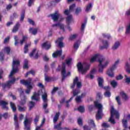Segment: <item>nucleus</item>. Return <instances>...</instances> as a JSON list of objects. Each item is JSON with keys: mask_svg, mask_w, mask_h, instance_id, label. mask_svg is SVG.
Listing matches in <instances>:
<instances>
[{"mask_svg": "<svg viewBox=\"0 0 130 130\" xmlns=\"http://www.w3.org/2000/svg\"><path fill=\"white\" fill-rule=\"evenodd\" d=\"M20 66V61L18 60H13L12 63V70L9 75V78L10 80L6 82V83H3L2 84L1 86L4 91H8L11 89L12 85L15 84L16 82V78L15 77H13V75L16 74L19 70L18 67Z\"/></svg>", "mask_w": 130, "mask_h": 130, "instance_id": "nucleus-1", "label": "nucleus"}, {"mask_svg": "<svg viewBox=\"0 0 130 130\" xmlns=\"http://www.w3.org/2000/svg\"><path fill=\"white\" fill-rule=\"evenodd\" d=\"M90 65L86 62H84L82 64L81 62H78L77 64V68L78 69V72L81 73L82 75H85L89 69H90Z\"/></svg>", "mask_w": 130, "mask_h": 130, "instance_id": "nucleus-2", "label": "nucleus"}, {"mask_svg": "<svg viewBox=\"0 0 130 130\" xmlns=\"http://www.w3.org/2000/svg\"><path fill=\"white\" fill-rule=\"evenodd\" d=\"M110 60H105V58H101L99 60V73H103L105 68L109 64Z\"/></svg>", "mask_w": 130, "mask_h": 130, "instance_id": "nucleus-3", "label": "nucleus"}, {"mask_svg": "<svg viewBox=\"0 0 130 130\" xmlns=\"http://www.w3.org/2000/svg\"><path fill=\"white\" fill-rule=\"evenodd\" d=\"M94 106L96 108L98 109V112L96 114V120H99L102 118V116H103V112H102V104H99L98 102H94Z\"/></svg>", "mask_w": 130, "mask_h": 130, "instance_id": "nucleus-4", "label": "nucleus"}, {"mask_svg": "<svg viewBox=\"0 0 130 130\" xmlns=\"http://www.w3.org/2000/svg\"><path fill=\"white\" fill-rule=\"evenodd\" d=\"M115 115L116 118L118 119L119 118V113L118 111L115 110L113 106H111V116L109 118V121L112 124H115V120L113 119V116Z\"/></svg>", "mask_w": 130, "mask_h": 130, "instance_id": "nucleus-5", "label": "nucleus"}, {"mask_svg": "<svg viewBox=\"0 0 130 130\" xmlns=\"http://www.w3.org/2000/svg\"><path fill=\"white\" fill-rule=\"evenodd\" d=\"M32 81V79L29 78L28 80H20V84L22 85H24L27 88V89L25 90V93L26 94H29L30 92L31 91V89H32V87L31 85V81Z\"/></svg>", "mask_w": 130, "mask_h": 130, "instance_id": "nucleus-6", "label": "nucleus"}, {"mask_svg": "<svg viewBox=\"0 0 130 130\" xmlns=\"http://www.w3.org/2000/svg\"><path fill=\"white\" fill-rule=\"evenodd\" d=\"M119 62V60H117L114 65L110 68V69H109L107 72V74L109 77H110V78H113L114 77V72H113V71L116 69V66L118 64V63Z\"/></svg>", "mask_w": 130, "mask_h": 130, "instance_id": "nucleus-7", "label": "nucleus"}, {"mask_svg": "<svg viewBox=\"0 0 130 130\" xmlns=\"http://www.w3.org/2000/svg\"><path fill=\"white\" fill-rule=\"evenodd\" d=\"M61 75L62 81L66 80V78H67V77H69V76L71 75V72H68V74H67V71H66V63L64 62H63L62 64Z\"/></svg>", "mask_w": 130, "mask_h": 130, "instance_id": "nucleus-8", "label": "nucleus"}, {"mask_svg": "<svg viewBox=\"0 0 130 130\" xmlns=\"http://www.w3.org/2000/svg\"><path fill=\"white\" fill-rule=\"evenodd\" d=\"M49 17H51L53 22H57L59 17H61V14L59 13L58 11H55L54 13L50 14Z\"/></svg>", "mask_w": 130, "mask_h": 130, "instance_id": "nucleus-9", "label": "nucleus"}, {"mask_svg": "<svg viewBox=\"0 0 130 130\" xmlns=\"http://www.w3.org/2000/svg\"><path fill=\"white\" fill-rule=\"evenodd\" d=\"M79 93H80V90H79V89H75L73 91V95L70 99L69 100L66 101V103H67L66 107L67 108L70 107V105L69 104V103H70V102L73 100L75 96H77V95H78Z\"/></svg>", "mask_w": 130, "mask_h": 130, "instance_id": "nucleus-10", "label": "nucleus"}, {"mask_svg": "<svg viewBox=\"0 0 130 130\" xmlns=\"http://www.w3.org/2000/svg\"><path fill=\"white\" fill-rule=\"evenodd\" d=\"M23 123L25 130H31V121L28 119V118H27V117H25Z\"/></svg>", "mask_w": 130, "mask_h": 130, "instance_id": "nucleus-11", "label": "nucleus"}, {"mask_svg": "<svg viewBox=\"0 0 130 130\" xmlns=\"http://www.w3.org/2000/svg\"><path fill=\"white\" fill-rule=\"evenodd\" d=\"M101 58H104V57H103V56L96 54L90 59V62H94L96 61V59H98V61L99 62V60Z\"/></svg>", "mask_w": 130, "mask_h": 130, "instance_id": "nucleus-12", "label": "nucleus"}, {"mask_svg": "<svg viewBox=\"0 0 130 130\" xmlns=\"http://www.w3.org/2000/svg\"><path fill=\"white\" fill-rule=\"evenodd\" d=\"M63 40V38L61 37L57 39L56 41H55V43H57L58 44V47H59V48H62V47H64V46L63 45V43L62 42V41Z\"/></svg>", "mask_w": 130, "mask_h": 130, "instance_id": "nucleus-13", "label": "nucleus"}, {"mask_svg": "<svg viewBox=\"0 0 130 130\" xmlns=\"http://www.w3.org/2000/svg\"><path fill=\"white\" fill-rule=\"evenodd\" d=\"M102 44L103 46L100 47L101 49H107L109 46V42L107 40H103Z\"/></svg>", "mask_w": 130, "mask_h": 130, "instance_id": "nucleus-14", "label": "nucleus"}, {"mask_svg": "<svg viewBox=\"0 0 130 130\" xmlns=\"http://www.w3.org/2000/svg\"><path fill=\"white\" fill-rule=\"evenodd\" d=\"M31 100H35L37 102L40 101V94L39 92H34L33 96H31Z\"/></svg>", "mask_w": 130, "mask_h": 130, "instance_id": "nucleus-15", "label": "nucleus"}, {"mask_svg": "<svg viewBox=\"0 0 130 130\" xmlns=\"http://www.w3.org/2000/svg\"><path fill=\"white\" fill-rule=\"evenodd\" d=\"M106 90V92L104 93L105 97H110L111 96V93H110V87L106 86L104 88Z\"/></svg>", "mask_w": 130, "mask_h": 130, "instance_id": "nucleus-16", "label": "nucleus"}, {"mask_svg": "<svg viewBox=\"0 0 130 130\" xmlns=\"http://www.w3.org/2000/svg\"><path fill=\"white\" fill-rule=\"evenodd\" d=\"M98 82L99 86L100 87V88H103L104 89V87H103V83H104V79H103V78L98 77Z\"/></svg>", "mask_w": 130, "mask_h": 130, "instance_id": "nucleus-17", "label": "nucleus"}, {"mask_svg": "<svg viewBox=\"0 0 130 130\" xmlns=\"http://www.w3.org/2000/svg\"><path fill=\"white\" fill-rule=\"evenodd\" d=\"M52 27H59L61 30H62L63 32H64L66 30L64 29V26H63V24H60V23L58 22L56 24H52Z\"/></svg>", "mask_w": 130, "mask_h": 130, "instance_id": "nucleus-18", "label": "nucleus"}, {"mask_svg": "<svg viewBox=\"0 0 130 130\" xmlns=\"http://www.w3.org/2000/svg\"><path fill=\"white\" fill-rule=\"evenodd\" d=\"M62 54V50H60L56 51L53 53L52 54V56L54 58L57 57V56H60Z\"/></svg>", "mask_w": 130, "mask_h": 130, "instance_id": "nucleus-19", "label": "nucleus"}, {"mask_svg": "<svg viewBox=\"0 0 130 130\" xmlns=\"http://www.w3.org/2000/svg\"><path fill=\"white\" fill-rule=\"evenodd\" d=\"M120 46V42L117 41L115 42L114 44L112 47V50H116Z\"/></svg>", "mask_w": 130, "mask_h": 130, "instance_id": "nucleus-20", "label": "nucleus"}, {"mask_svg": "<svg viewBox=\"0 0 130 130\" xmlns=\"http://www.w3.org/2000/svg\"><path fill=\"white\" fill-rule=\"evenodd\" d=\"M59 115H60V112H58L56 113V114L55 115L53 119V121L54 124L56 123V121L58 120V119L59 118Z\"/></svg>", "mask_w": 130, "mask_h": 130, "instance_id": "nucleus-21", "label": "nucleus"}, {"mask_svg": "<svg viewBox=\"0 0 130 130\" xmlns=\"http://www.w3.org/2000/svg\"><path fill=\"white\" fill-rule=\"evenodd\" d=\"M62 124V122L60 121L58 124H55L54 125V129H57V130H62L63 129V128L61 127V124Z\"/></svg>", "mask_w": 130, "mask_h": 130, "instance_id": "nucleus-22", "label": "nucleus"}, {"mask_svg": "<svg viewBox=\"0 0 130 130\" xmlns=\"http://www.w3.org/2000/svg\"><path fill=\"white\" fill-rule=\"evenodd\" d=\"M38 31V28H33L32 27H30L29 29V32L31 33L32 35H36L37 34V32Z\"/></svg>", "mask_w": 130, "mask_h": 130, "instance_id": "nucleus-23", "label": "nucleus"}, {"mask_svg": "<svg viewBox=\"0 0 130 130\" xmlns=\"http://www.w3.org/2000/svg\"><path fill=\"white\" fill-rule=\"evenodd\" d=\"M42 47L43 48H45L46 50H48V49H49V48L51 47V45H50V44H48L47 42H46L42 44Z\"/></svg>", "mask_w": 130, "mask_h": 130, "instance_id": "nucleus-24", "label": "nucleus"}, {"mask_svg": "<svg viewBox=\"0 0 130 130\" xmlns=\"http://www.w3.org/2000/svg\"><path fill=\"white\" fill-rule=\"evenodd\" d=\"M66 21L67 25H70L71 23H72V21H73V15H69L66 18Z\"/></svg>", "mask_w": 130, "mask_h": 130, "instance_id": "nucleus-25", "label": "nucleus"}, {"mask_svg": "<svg viewBox=\"0 0 130 130\" xmlns=\"http://www.w3.org/2000/svg\"><path fill=\"white\" fill-rule=\"evenodd\" d=\"M36 103L34 102L30 101L29 102V104L28 105L29 109L28 110L29 111H30V110H32V109L35 107L36 105Z\"/></svg>", "mask_w": 130, "mask_h": 130, "instance_id": "nucleus-26", "label": "nucleus"}, {"mask_svg": "<svg viewBox=\"0 0 130 130\" xmlns=\"http://www.w3.org/2000/svg\"><path fill=\"white\" fill-rule=\"evenodd\" d=\"M28 40V36H23L22 37V39L20 41V45H23L24 42H26Z\"/></svg>", "mask_w": 130, "mask_h": 130, "instance_id": "nucleus-27", "label": "nucleus"}, {"mask_svg": "<svg viewBox=\"0 0 130 130\" xmlns=\"http://www.w3.org/2000/svg\"><path fill=\"white\" fill-rule=\"evenodd\" d=\"M79 82V78L78 77H76L74 80H73V84L71 86V88L74 89L75 87H76V85L77 83Z\"/></svg>", "mask_w": 130, "mask_h": 130, "instance_id": "nucleus-28", "label": "nucleus"}, {"mask_svg": "<svg viewBox=\"0 0 130 130\" xmlns=\"http://www.w3.org/2000/svg\"><path fill=\"white\" fill-rule=\"evenodd\" d=\"M120 95L121 96L123 100H124V101H126V100H127V95H126V94H125L124 92L121 91L120 92Z\"/></svg>", "mask_w": 130, "mask_h": 130, "instance_id": "nucleus-29", "label": "nucleus"}, {"mask_svg": "<svg viewBox=\"0 0 130 130\" xmlns=\"http://www.w3.org/2000/svg\"><path fill=\"white\" fill-rule=\"evenodd\" d=\"M19 27H20V23L17 22L16 23V24L15 25V26L13 27L12 31L14 33H16V32H17V31H18V30H19Z\"/></svg>", "mask_w": 130, "mask_h": 130, "instance_id": "nucleus-30", "label": "nucleus"}, {"mask_svg": "<svg viewBox=\"0 0 130 130\" xmlns=\"http://www.w3.org/2000/svg\"><path fill=\"white\" fill-rule=\"evenodd\" d=\"M125 34L126 35H130V23L125 27Z\"/></svg>", "mask_w": 130, "mask_h": 130, "instance_id": "nucleus-31", "label": "nucleus"}, {"mask_svg": "<svg viewBox=\"0 0 130 130\" xmlns=\"http://www.w3.org/2000/svg\"><path fill=\"white\" fill-rule=\"evenodd\" d=\"M18 110L20 112H24V111H26V107H22L20 105H18Z\"/></svg>", "mask_w": 130, "mask_h": 130, "instance_id": "nucleus-32", "label": "nucleus"}, {"mask_svg": "<svg viewBox=\"0 0 130 130\" xmlns=\"http://www.w3.org/2000/svg\"><path fill=\"white\" fill-rule=\"evenodd\" d=\"M82 8L81 7H77L76 10H75V15H76V16H78V15H79V14H80V13H82Z\"/></svg>", "mask_w": 130, "mask_h": 130, "instance_id": "nucleus-33", "label": "nucleus"}, {"mask_svg": "<svg viewBox=\"0 0 130 130\" xmlns=\"http://www.w3.org/2000/svg\"><path fill=\"white\" fill-rule=\"evenodd\" d=\"M122 123L123 124V127H124V128H128V126H127V120L126 119H123Z\"/></svg>", "mask_w": 130, "mask_h": 130, "instance_id": "nucleus-34", "label": "nucleus"}, {"mask_svg": "<svg viewBox=\"0 0 130 130\" xmlns=\"http://www.w3.org/2000/svg\"><path fill=\"white\" fill-rule=\"evenodd\" d=\"M10 106L13 110V112H16L17 111V108H16V105L13 102H10Z\"/></svg>", "mask_w": 130, "mask_h": 130, "instance_id": "nucleus-35", "label": "nucleus"}, {"mask_svg": "<svg viewBox=\"0 0 130 130\" xmlns=\"http://www.w3.org/2000/svg\"><path fill=\"white\" fill-rule=\"evenodd\" d=\"M21 105H24V104H26V101L27 100V98L26 96H23L22 98H21Z\"/></svg>", "mask_w": 130, "mask_h": 130, "instance_id": "nucleus-36", "label": "nucleus"}, {"mask_svg": "<svg viewBox=\"0 0 130 130\" xmlns=\"http://www.w3.org/2000/svg\"><path fill=\"white\" fill-rule=\"evenodd\" d=\"M42 99L44 103L47 102V93L46 92H45L44 94L42 95Z\"/></svg>", "mask_w": 130, "mask_h": 130, "instance_id": "nucleus-37", "label": "nucleus"}, {"mask_svg": "<svg viewBox=\"0 0 130 130\" xmlns=\"http://www.w3.org/2000/svg\"><path fill=\"white\" fill-rule=\"evenodd\" d=\"M80 43H81L80 41H77L75 43L73 46L74 49H78V48H79V46H80Z\"/></svg>", "mask_w": 130, "mask_h": 130, "instance_id": "nucleus-38", "label": "nucleus"}, {"mask_svg": "<svg viewBox=\"0 0 130 130\" xmlns=\"http://www.w3.org/2000/svg\"><path fill=\"white\" fill-rule=\"evenodd\" d=\"M24 19H25V11H22L20 18V21L22 23L24 21Z\"/></svg>", "mask_w": 130, "mask_h": 130, "instance_id": "nucleus-39", "label": "nucleus"}, {"mask_svg": "<svg viewBox=\"0 0 130 130\" xmlns=\"http://www.w3.org/2000/svg\"><path fill=\"white\" fill-rule=\"evenodd\" d=\"M91 9H92V4L90 3L86 6L85 12L89 13L91 11Z\"/></svg>", "mask_w": 130, "mask_h": 130, "instance_id": "nucleus-40", "label": "nucleus"}, {"mask_svg": "<svg viewBox=\"0 0 130 130\" xmlns=\"http://www.w3.org/2000/svg\"><path fill=\"white\" fill-rule=\"evenodd\" d=\"M87 24V20H85L84 23H82L81 27V31L82 33L84 32V30H85V28L86 27V24Z\"/></svg>", "mask_w": 130, "mask_h": 130, "instance_id": "nucleus-41", "label": "nucleus"}, {"mask_svg": "<svg viewBox=\"0 0 130 130\" xmlns=\"http://www.w3.org/2000/svg\"><path fill=\"white\" fill-rule=\"evenodd\" d=\"M125 70H126V72L128 73V74H130V65L129 64L128 62H126L125 63Z\"/></svg>", "mask_w": 130, "mask_h": 130, "instance_id": "nucleus-42", "label": "nucleus"}, {"mask_svg": "<svg viewBox=\"0 0 130 130\" xmlns=\"http://www.w3.org/2000/svg\"><path fill=\"white\" fill-rule=\"evenodd\" d=\"M102 36L104 38H107L108 39H111V36L109 34H102Z\"/></svg>", "mask_w": 130, "mask_h": 130, "instance_id": "nucleus-43", "label": "nucleus"}, {"mask_svg": "<svg viewBox=\"0 0 130 130\" xmlns=\"http://www.w3.org/2000/svg\"><path fill=\"white\" fill-rule=\"evenodd\" d=\"M4 52H6L7 54H10V53L11 52V48L9 47H6L4 48Z\"/></svg>", "mask_w": 130, "mask_h": 130, "instance_id": "nucleus-44", "label": "nucleus"}, {"mask_svg": "<svg viewBox=\"0 0 130 130\" xmlns=\"http://www.w3.org/2000/svg\"><path fill=\"white\" fill-rule=\"evenodd\" d=\"M40 118V116L39 115H36L35 118L34 119L35 124H37V122L39 121V118Z\"/></svg>", "mask_w": 130, "mask_h": 130, "instance_id": "nucleus-45", "label": "nucleus"}, {"mask_svg": "<svg viewBox=\"0 0 130 130\" xmlns=\"http://www.w3.org/2000/svg\"><path fill=\"white\" fill-rule=\"evenodd\" d=\"M88 123L89 125H91V127H95L96 126L93 120H88Z\"/></svg>", "mask_w": 130, "mask_h": 130, "instance_id": "nucleus-46", "label": "nucleus"}, {"mask_svg": "<svg viewBox=\"0 0 130 130\" xmlns=\"http://www.w3.org/2000/svg\"><path fill=\"white\" fill-rule=\"evenodd\" d=\"M8 102L6 101H0V106H3V107H4V106L8 105Z\"/></svg>", "mask_w": 130, "mask_h": 130, "instance_id": "nucleus-47", "label": "nucleus"}, {"mask_svg": "<svg viewBox=\"0 0 130 130\" xmlns=\"http://www.w3.org/2000/svg\"><path fill=\"white\" fill-rule=\"evenodd\" d=\"M76 87L78 88H76L75 90H77V89H78V90H79V93H80V88L82 87V83L81 82H78L76 83Z\"/></svg>", "mask_w": 130, "mask_h": 130, "instance_id": "nucleus-48", "label": "nucleus"}, {"mask_svg": "<svg viewBox=\"0 0 130 130\" xmlns=\"http://www.w3.org/2000/svg\"><path fill=\"white\" fill-rule=\"evenodd\" d=\"M78 111H79V112L83 113V112L85 111V108H84L83 106H80V107H78Z\"/></svg>", "mask_w": 130, "mask_h": 130, "instance_id": "nucleus-49", "label": "nucleus"}, {"mask_svg": "<svg viewBox=\"0 0 130 130\" xmlns=\"http://www.w3.org/2000/svg\"><path fill=\"white\" fill-rule=\"evenodd\" d=\"M75 8H76L75 4H72L70 6L69 11L70 13H71V12H74V10H75Z\"/></svg>", "mask_w": 130, "mask_h": 130, "instance_id": "nucleus-50", "label": "nucleus"}, {"mask_svg": "<svg viewBox=\"0 0 130 130\" xmlns=\"http://www.w3.org/2000/svg\"><path fill=\"white\" fill-rule=\"evenodd\" d=\"M29 67H28V60L24 59V62L23 64V69H28Z\"/></svg>", "mask_w": 130, "mask_h": 130, "instance_id": "nucleus-51", "label": "nucleus"}, {"mask_svg": "<svg viewBox=\"0 0 130 130\" xmlns=\"http://www.w3.org/2000/svg\"><path fill=\"white\" fill-rule=\"evenodd\" d=\"M111 85L113 88H116V86H117V82L115 80H113L111 82Z\"/></svg>", "mask_w": 130, "mask_h": 130, "instance_id": "nucleus-52", "label": "nucleus"}, {"mask_svg": "<svg viewBox=\"0 0 130 130\" xmlns=\"http://www.w3.org/2000/svg\"><path fill=\"white\" fill-rule=\"evenodd\" d=\"M28 47H29V45L28 44H26L24 48V53H27V52H28V51L29 50L28 49Z\"/></svg>", "mask_w": 130, "mask_h": 130, "instance_id": "nucleus-53", "label": "nucleus"}, {"mask_svg": "<svg viewBox=\"0 0 130 130\" xmlns=\"http://www.w3.org/2000/svg\"><path fill=\"white\" fill-rule=\"evenodd\" d=\"M14 40H15L14 45H15V46H17V45L19 43V42H18L19 41V40H18V36H15L14 37Z\"/></svg>", "mask_w": 130, "mask_h": 130, "instance_id": "nucleus-54", "label": "nucleus"}, {"mask_svg": "<svg viewBox=\"0 0 130 130\" xmlns=\"http://www.w3.org/2000/svg\"><path fill=\"white\" fill-rule=\"evenodd\" d=\"M125 81L127 84H129L130 83V77H127V75H125Z\"/></svg>", "mask_w": 130, "mask_h": 130, "instance_id": "nucleus-55", "label": "nucleus"}, {"mask_svg": "<svg viewBox=\"0 0 130 130\" xmlns=\"http://www.w3.org/2000/svg\"><path fill=\"white\" fill-rule=\"evenodd\" d=\"M82 98L80 96H78L76 97V101L77 102V103H80V102H81V101H82Z\"/></svg>", "mask_w": 130, "mask_h": 130, "instance_id": "nucleus-56", "label": "nucleus"}, {"mask_svg": "<svg viewBox=\"0 0 130 130\" xmlns=\"http://www.w3.org/2000/svg\"><path fill=\"white\" fill-rule=\"evenodd\" d=\"M73 59L72 58H70L66 60V64H68V66H70L71 64V63L72 62V60Z\"/></svg>", "mask_w": 130, "mask_h": 130, "instance_id": "nucleus-57", "label": "nucleus"}, {"mask_svg": "<svg viewBox=\"0 0 130 130\" xmlns=\"http://www.w3.org/2000/svg\"><path fill=\"white\" fill-rule=\"evenodd\" d=\"M10 37H7L6 38H5L4 41V44H6V43H8V42L10 41Z\"/></svg>", "mask_w": 130, "mask_h": 130, "instance_id": "nucleus-58", "label": "nucleus"}, {"mask_svg": "<svg viewBox=\"0 0 130 130\" xmlns=\"http://www.w3.org/2000/svg\"><path fill=\"white\" fill-rule=\"evenodd\" d=\"M77 121L79 125H83V121L82 120V119L81 118H79Z\"/></svg>", "mask_w": 130, "mask_h": 130, "instance_id": "nucleus-59", "label": "nucleus"}, {"mask_svg": "<svg viewBox=\"0 0 130 130\" xmlns=\"http://www.w3.org/2000/svg\"><path fill=\"white\" fill-rule=\"evenodd\" d=\"M116 100L118 104V105H121V102H120V99H119V96L116 97Z\"/></svg>", "mask_w": 130, "mask_h": 130, "instance_id": "nucleus-60", "label": "nucleus"}, {"mask_svg": "<svg viewBox=\"0 0 130 130\" xmlns=\"http://www.w3.org/2000/svg\"><path fill=\"white\" fill-rule=\"evenodd\" d=\"M77 38V35H73L70 36V40H74V39H76Z\"/></svg>", "mask_w": 130, "mask_h": 130, "instance_id": "nucleus-61", "label": "nucleus"}, {"mask_svg": "<svg viewBox=\"0 0 130 130\" xmlns=\"http://www.w3.org/2000/svg\"><path fill=\"white\" fill-rule=\"evenodd\" d=\"M33 3H34V0H29L28 3V6L31 7Z\"/></svg>", "mask_w": 130, "mask_h": 130, "instance_id": "nucleus-62", "label": "nucleus"}, {"mask_svg": "<svg viewBox=\"0 0 130 130\" xmlns=\"http://www.w3.org/2000/svg\"><path fill=\"white\" fill-rule=\"evenodd\" d=\"M14 124L15 126V129L16 130L19 129V123L18 122V121H16V122H15Z\"/></svg>", "mask_w": 130, "mask_h": 130, "instance_id": "nucleus-63", "label": "nucleus"}, {"mask_svg": "<svg viewBox=\"0 0 130 130\" xmlns=\"http://www.w3.org/2000/svg\"><path fill=\"white\" fill-rule=\"evenodd\" d=\"M83 129L84 130H91V128L89 127L88 125H84L83 126Z\"/></svg>", "mask_w": 130, "mask_h": 130, "instance_id": "nucleus-64", "label": "nucleus"}]
</instances>
